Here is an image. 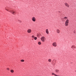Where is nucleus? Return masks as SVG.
<instances>
[{
  "label": "nucleus",
  "instance_id": "f8f14e48",
  "mask_svg": "<svg viewBox=\"0 0 76 76\" xmlns=\"http://www.w3.org/2000/svg\"><path fill=\"white\" fill-rule=\"evenodd\" d=\"M55 71H56V73H58V72H59V71L58 70L56 69L55 70Z\"/></svg>",
  "mask_w": 76,
  "mask_h": 76
},
{
  "label": "nucleus",
  "instance_id": "dca6fc26",
  "mask_svg": "<svg viewBox=\"0 0 76 76\" xmlns=\"http://www.w3.org/2000/svg\"><path fill=\"white\" fill-rule=\"evenodd\" d=\"M31 37L32 38L34 39L35 38V36H34V35H33Z\"/></svg>",
  "mask_w": 76,
  "mask_h": 76
},
{
  "label": "nucleus",
  "instance_id": "2eb2a0df",
  "mask_svg": "<svg viewBox=\"0 0 76 76\" xmlns=\"http://www.w3.org/2000/svg\"><path fill=\"white\" fill-rule=\"evenodd\" d=\"M34 39H35V40H37V37H34Z\"/></svg>",
  "mask_w": 76,
  "mask_h": 76
},
{
  "label": "nucleus",
  "instance_id": "6ab92c4d",
  "mask_svg": "<svg viewBox=\"0 0 76 76\" xmlns=\"http://www.w3.org/2000/svg\"><path fill=\"white\" fill-rule=\"evenodd\" d=\"M37 36H38V35H39V34H37Z\"/></svg>",
  "mask_w": 76,
  "mask_h": 76
},
{
  "label": "nucleus",
  "instance_id": "f3484780",
  "mask_svg": "<svg viewBox=\"0 0 76 76\" xmlns=\"http://www.w3.org/2000/svg\"><path fill=\"white\" fill-rule=\"evenodd\" d=\"M21 61L22 62H24V61H25L24 60H21Z\"/></svg>",
  "mask_w": 76,
  "mask_h": 76
},
{
  "label": "nucleus",
  "instance_id": "4468645a",
  "mask_svg": "<svg viewBox=\"0 0 76 76\" xmlns=\"http://www.w3.org/2000/svg\"><path fill=\"white\" fill-rule=\"evenodd\" d=\"M38 44L39 45H41V42H38Z\"/></svg>",
  "mask_w": 76,
  "mask_h": 76
},
{
  "label": "nucleus",
  "instance_id": "9d476101",
  "mask_svg": "<svg viewBox=\"0 0 76 76\" xmlns=\"http://www.w3.org/2000/svg\"><path fill=\"white\" fill-rule=\"evenodd\" d=\"M65 6H66L67 7H69V5H68V4L67 3H65Z\"/></svg>",
  "mask_w": 76,
  "mask_h": 76
},
{
  "label": "nucleus",
  "instance_id": "423d86ee",
  "mask_svg": "<svg viewBox=\"0 0 76 76\" xmlns=\"http://www.w3.org/2000/svg\"><path fill=\"white\" fill-rule=\"evenodd\" d=\"M27 32L28 33H31V32H32V30L30 29H28L27 30Z\"/></svg>",
  "mask_w": 76,
  "mask_h": 76
},
{
  "label": "nucleus",
  "instance_id": "f257e3e1",
  "mask_svg": "<svg viewBox=\"0 0 76 76\" xmlns=\"http://www.w3.org/2000/svg\"><path fill=\"white\" fill-rule=\"evenodd\" d=\"M5 10L12 13L13 15H15L16 14V11L15 10H12V9H10L8 7H6L5 8Z\"/></svg>",
  "mask_w": 76,
  "mask_h": 76
},
{
  "label": "nucleus",
  "instance_id": "1a4fd4ad",
  "mask_svg": "<svg viewBox=\"0 0 76 76\" xmlns=\"http://www.w3.org/2000/svg\"><path fill=\"white\" fill-rule=\"evenodd\" d=\"M46 32L47 34H49V32L48 31V29H47L46 30Z\"/></svg>",
  "mask_w": 76,
  "mask_h": 76
},
{
  "label": "nucleus",
  "instance_id": "aec40b11",
  "mask_svg": "<svg viewBox=\"0 0 76 76\" xmlns=\"http://www.w3.org/2000/svg\"><path fill=\"white\" fill-rule=\"evenodd\" d=\"M74 33H75V32H74Z\"/></svg>",
  "mask_w": 76,
  "mask_h": 76
},
{
  "label": "nucleus",
  "instance_id": "39448f33",
  "mask_svg": "<svg viewBox=\"0 0 76 76\" xmlns=\"http://www.w3.org/2000/svg\"><path fill=\"white\" fill-rule=\"evenodd\" d=\"M31 19L33 22H35V21H36V18L35 17H33Z\"/></svg>",
  "mask_w": 76,
  "mask_h": 76
},
{
  "label": "nucleus",
  "instance_id": "9b49d317",
  "mask_svg": "<svg viewBox=\"0 0 76 76\" xmlns=\"http://www.w3.org/2000/svg\"><path fill=\"white\" fill-rule=\"evenodd\" d=\"M48 61H49V62H50V63H51V59H49L48 60Z\"/></svg>",
  "mask_w": 76,
  "mask_h": 76
},
{
  "label": "nucleus",
  "instance_id": "ddd939ff",
  "mask_svg": "<svg viewBox=\"0 0 76 76\" xmlns=\"http://www.w3.org/2000/svg\"><path fill=\"white\" fill-rule=\"evenodd\" d=\"M10 72L11 73H13L14 72V71L13 70H11Z\"/></svg>",
  "mask_w": 76,
  "mask_h": 76
},
{
  "label": "nucleus",
  "instance_id": "a211bd4d",
  "mask_svg": "<svg viewBox=\"0 0 76 76\" xmlns=\"http://www.w3.org/2000/svg\"><path fill=\"white\" fill-rule=\"evenodd\" d=\"M7 69L8 70H9L10 69H9V68H7Z\"/></svg>",
  "mask_w": 76,
  "mask_h": 76
},
{
  "label": "nucleus",
  "instance_id": "6e6552de",
  "mask_svg": "<svg viewBox=\"0 0 76 76\" xmlns=\"http://www.w3.org/2000/svg\"><path fill=\"white\" fill-rule=\"evenodd\" d=\"M71 48L74 50V48H76V46L75 45H72L71 47Z\"/></svg>",
  "mask_w": 76,
  "mask_h": 76
},
{
  "label": "nucleus",
  "instance_id": "f03ea898",
  "mask_svg": "<svg viewBox=\"0 0 76 76\" xmlns=\"http://www.w3.org/2000/svg\"><path fill=\"white\" fill-rule=\"evenodd\" d=\"M67 17H65L64 18V19H65V20H66L65 23V25L66 26H67L69 25V20L67 19Z\"/></svg>",
  "mask_w": 76,
  "mask_h": 76
},
{
  "label": "nucleus",
  "instance_id": "20e7f679",
  "mask_svg": "<svg viewBox=\"0 0 76 76\" xmlns=\"http://www.w3.org/2000/svg\"><path fill=\"white\" fill-rule=\"evenodd\" d=\"M52 45L53 47H56L57 45V42H54L53 44H52Z\"/></svg>",
  "mask_w": 76,
  "mask_h": 76
},
{
  "label": "nucleus",
  "instance_id": "0eeeda50",
  "mask_svg": "<svg viewBox=\"0 0 76 76\" xmlns=\"http://www.w3.org/2000/svg\"><path fill=\"white\" fill-rule=\"evenodd\" d=\"M56 32L58 34H59V33H60V30L59 29H57Z\"/></svg>",
  "mask_w": 76,
  "mask_h": 76
},
{
  "label": "nucleus",
  "instance_id": "7ed1b4c3",
  "mask_svg": "<svg viewBox=\"0 0 76 76\" xmlns=\"http://www.w3.org/2000/svg\"><path fill=\"white\" fill-rule=\"evenodd\" d=\"M41 41H42L43 42H44V41H45V39H46L44 37H42L41 38Z\"/></svg>",
  "mask_w": 76,
  "mask_h": 76
}]
</instances>
